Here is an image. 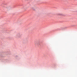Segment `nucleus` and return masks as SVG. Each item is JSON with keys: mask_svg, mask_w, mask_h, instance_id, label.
Listing matches in <instances>:
<instances>
[{"mask_svg": "<svg viewBox=\"0 0 77 77\" xmlns=\"http://www.w3.org/2000/svg\"><path fill=\"white\" fill-rule=\"evenodd\" d=\"M59 15H61V14H59Z\"/></svg>", "mask_w": 77, "mask_h": 77, "instance_id": "nucleus-3", "label": "nucleus"}, {"mask_svg": "<svg viewBox=\"0 0 77 77\" xmlns=\"http://www.w3.org/2000/svg\"><path fill=\"white\" fill-rule=\"evenodd\" d=\"M17 36H18V37H20V35L19 34L17 35Z\"/></svg>", "mask_w": 77, "mask_h": 77, "instance_id": "nucleus-1", "label": "nucleus"}, {"mask_svg": "<svg viewBox=\"0 0 77 77\" xmlns=\"http://www.w3.org/2000/svg\"><path fill=\"white\" fill-rule=\"evenodd\" d=\"M32 9H34V8L32 7Z\"/></svg>", "mask_w": 77, "mask_h": 77, "instance_id": "nucleus-2", "label": "nucleus"}]
</instances>
